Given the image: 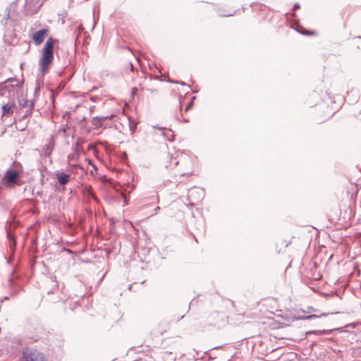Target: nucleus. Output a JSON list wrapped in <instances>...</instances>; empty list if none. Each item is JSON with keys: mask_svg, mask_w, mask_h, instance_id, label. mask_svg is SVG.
I'll use <instances>...</instances> for the list:
<instances>
[{"mask_svg": "<svg viewBox=\"0 0 361 361\" xmlns=\"http://www.w3.org/2000/svg\"><path fill=\"white\" fill-rule=\"evenodd\" d=\"M23 171V166L19 162L13 164L5 171L1 178V183L8 189H13L16 186L23 184L21 176Z\"/></svg>", "mask_w": 361, "mask_h": 361, "instance_id": "1", "label": "nucleus"}, {"mask_svg": "<svg viewBox=\"0 0 361 361\" xmlns=\"http://www.w3.org/2000/svg\"><path fill=\"white\" fill-rule=\"evenodd\" d=\"M54 59V39L49 38L44 47L42 56L39 60V71L42 75L47 73L49 64Z\"/></svg>", "mask_w": 361, "mask_h": 361, "instance_id": "2", "label": "nucleus"}, {"mask_svg": "<svg viewBox=\"0 0 361 361\" xmlns=\"http://www.w3.org/2000/svg\"><path fill=\"white\" fill-rule=\"evenodd\" d=\"M21 361H47L44 355L39 351L26 348L23 350L21 357Z\"/></svg>", "mask_w": 361, "mask_h": 361, "instance_id": "3", "label": "nucleus"}, {"mask_svg": "<svg viewBox=\"0 0 361 361\" xmlns=\"http://www.w3.org/2000/svg\"><path fill=\"white\" fill-rule=\"evenodd\" d=\"M48 30L47 29H42L37 32H36L33 36L32 39L36 44H40L44 39V37L47 35Z\"/></svg>", "mask_w": 361, "mask_h": 361, "instance_id": "4", "label": "nucleus"}, {"mask_svg": "<svg viewBox=\"0 0 361 361\" xmlns=\"http://www.w3.org/2000/svg\"><path fill=\"white\" fill-rule=\"evenodd\" d=\"M15 103L8 101V103H3L1 105L3 116H11L13 114Z\"/></svg>", "mask_w": 361, "mask_h": 361, "instance_id": "5", "label": "nucleus"}, {"mask_svg": "<svg viewBox=\"0 0 361 361\" xmlns=\"http://www.w3.org/2000/svg\"><path fill=\"white\" fill-rule=\"evenodd\" d=\"M56 176L59 184L64 185L69 181L71 175L63 171H57Z\"/></svg>", "mask_w": 361, "mask_h": 361, "instance_id": "6", "label": "nucleus"}, {"mask_svg": "<svg viewBox=\"0 0 361 361\" xmlns=\"http://www.w3.org/2000/svg\"><path fill=\"white\" fill-rule=\"evenodd\" d=\"M54 147V136L51 135L48 141V143L44 145V150L46 156H49Z\"/></svg>", "mask_w": 361, "mask_h": 361, "instance_id": "7", "label": "nucleus"}, {"mask_svg": "<svg viewBox=\"0 0 361 361\" xmlns=\"http://www.w3.org/2000/svg\"><path fill=\"white\" fill-rule=\"evenodd\" d=\"M19 104L22 107H29V109L26 111V115L32 114V111L34 108V102L32 101H28L27 99H21L19 101Z\"/></svg>", "mask_w": 361, "mask_h": 361, "instance_id": "8", "label": "nucleus"}, {"mask_svg": "<svg viewBox=\"0 0 361 361\" xmlns=\"http://www.w3.org/2000/svg\"><path fill=\"white\" fill-rule=\"evenodd\" d=\"M13 79H9L6 80L4 83L1 85V90H8V92H11V91L14 90L15 85L12 84L13 82H15Z\"/></svg>", "mask_w": 361, "mask_h": 361, "instance_id": "9", "label": "nucleus"}, {"mask_svg": "<svg viewBox=\"0 0 361 361\" xmlns=\"http://www.w3.org/2000/svg\"><path fill=\"white\" fill-rule=\"evenodd\" d=\"M159 129L161 132V135L165 138V140L169 141L173 140V133L171 130L168 129L166 130V129L164 128H159Z\"/></svg>", "mask_w": 361, "mask_h": 361, "instance_id": "10", "label": "nucleus"}, {"mask_svg": "<svg viewBox=\"0 0 361 361\" xmlns=\"http://www.w3.org/2000/svg\"><path fill=\"white\" fill-rule=\"evenodd\" d=\"M332 332V330H313V331H309L306 333V334H316L319 336L322 335H329Z\"/></svg>", "mask_w": 361, "mask_h": 361, "instance_id": "11", "label": "nucleus"}, {"mask_svg": "<svg viewBox=\"0 0 361 361\" xmlns=\"http://www.w3.org/2000/svg\"><path fill=\"white\" fill-rule=\"evenodd\" d=\"M72 150L75 154H76L77 157H79L81 152L82 148L80 147V142L78 141L76 142L73 146H72Z\"/></svg>", "mask_w": 361, "mask_h": 361, "instance_id": "12", "label": "nucleus"}, {"mask_svg": "<svg viewBox=\"0 0 361 361\" xmlns=\"http://www.w3.org/2000/svg\"><path fill=\"white\" fill-rule=\"evenodd\" d=\"M295 30L302 34V35H312L313 34L314 32H309V31H307L305 30L302 27H301L300 25H297V27L295 28Z\"/></svg>", "mask_w": 361, "mask_h": 361, "instance_id": "13", "label": "nucleus"}, {"mask_svg": "<svg viewBox=\"0 0 361 361\" xmlns=\"http://www.w3.org/2000/svg\"><path fill=\"white\" fill-rule=\"evenodd\" d=\"M78 157H77L76 156V154L73 153V154H71L69 155H68V161H72V160H75L77 159Z\"/></svg>", "mask_w": 361, "mask_h": 361, "instance_id": "14", "label": "nucleus"}, {"mask_svg": "<svg viewBox=\"0 0 361 361\" xmlns=\"http://www.w3.org/2000/svg\"><path fill=\"white\" fill-rule=\"evenodd\" d=\"M88 194L96 201H97V198L94 195L92 192V189L91 187H88L87 188Z\"/></svg>", "mask_w": 361, "mask_h": 361, "instance_id": "15", "label": "nucleus"}, {"mask_svg": "<svg viewBox=\"0 0 361 361\" xmlns=\"http://www.w3.org/2000/svg\"><path fill=\"white\" fill-rule=\"evenodd\" d=\"M318 317H319V316L316 315V314H311V315L307 316L305 319H316V318H318Z\"/></svg>", "mask_w": 361, "mask_h": 361, "instance_id": "16", "label": "nucleus"}, {"mask_svg": "<svg viewBox=\"0 0 361 361\" xmlns=\"http://www.w3.org/2000/svg\"><path fill=\"white\" fill-rule=\"evenodd\" d=\"M10 16V8L7 7L6 9V18L8 19Z\"/></svg>", "mask_w": 361, "mask_h": 361, "instance_id": "17", "label": "nucleus"}, {"mask_svg": "<svg viewBox=\"0 0 361 361\" xmlns=\"http://www.w3.org/2000/svg\"><path fill=\"white\" fill-rule=\"evenodd\" d=\"M192 106V104L191 102L188 103L185 108V111H188L191 108Z\"/></svg>", "mask_w": 361, "mask_h": 361, "instance_id": "18", "label": "nucleus"}, {"mask_svg": "<svg viewBox=\"0 0 361 361\" xmlns=\"http://www.w3.org/2000/svg\"><path fill=\"white\" fill-rule=\"evenodd\" d=\"M86 161L88 162L90 165L92 166L94 169H96V166H94L93 161L91 159H87Z\"/></svg>", "mask_w": 361, "mask_h": 361, "instance_id": "19", "label": "nucleus"}, {"mask_svg": "<svg viewBox=\"0 0 361 361\" xmlns=\"http://www.w3.org/2000/svg\"><path fill=\"white\" fill-rule=\"evenodd\" d=\"M192 173V171H190V172H188V173H182L181 176H185V175H191Z\"/></svg>", "mask_w": 361, "mask_h": 361, "instance_id": "20", "label": "nucleus"}, {"mask_svg": "<svg viewBox=\"0 0 361 361\" xmlns=\"http://www.w3.org/2000/svg\"><path fill=\"white\" fill-rule=\"evenodd\" d=\"M347 326H352V327H355V325L353 323V324H349L348 325H347Z\"/></svg>", "mask_w": 361, "mask_h": 361, "instance_id": "21", "label": "nucleus"}, {"mask_svg": "<svg viewBox=\"0 0 361 361\" xmlns=\"http://www.w3.org/2000/svg\"><path fill=\"white\" fill-rule=\"evenodd\" d=\"M299 7H300V6H299V4H295L294 5V8H299Z\"/></svg>", "mask_w": 361, "mask_h": 361, "instance_id": "22", "label": "nucleus"}, {"mask_svg": "<svg viewBox=\"0 0 361 361\" xmlns=\"http://www.w3.org/2000/svg\"><path fill=\"white\" fill-rule=\"evenodd\" d=\"M159 209H160V207H157L154 209V210H155V212H157V211H158V210H159Z\"/></svg>", "mask_w": 361, "mask_h": 361, "instance_id": "23", "label": "nucleus"}, {"mask_svg": "<svg viewBox=\"0 0 361 361\" xmlns=\"http://www.w3.org/2000/svg\"><path fill=\"white\" fill-rule=\"evenodd\" d=\"M328 314H326V313H324L322 314H321V317H326Z\"/></svg>", "mask_w": 361, "mask_h": 361, "instance_id": "24", "label": "nucleus"}, {"mask_svg": "<svg viewBox=\"0 0 361 361\" xmlns=\"http://www.w3.org/2000/svg\"><path fill=\"white\" fill-rule=\"evenodd\" d=\"M8 283H9V286L11 285V283H12L11 279H9Z\"/></svg>", "mask_w": 361, "mask_h": 361, "instance_id": "25", "label": "nucleus"}, {"mask_svg": "<svg viewBox=\"0 0 361 361\" xmlns=\"http://www.w3.org/2000/svg\"><path fill=\"white\" fill-rule=\"evenodd\" d=\"M8 297H5V298H4V300H8Z\"/></svg>", "mask_w": 361, "mask_h": 361, "instance_id": "26", "label": "nucleus"}, {"mask_svg": "<svg viewBox=\"0 0 361 361\" xmlns=\"http://www.w3.org/2000/svg\"><path fill=\"white\" fill-rule=\"evenodd\" d=\"M171 82H173V83H178V82H176V81H171Z\"/></svg>", "mask_w": 361, "mask_h": 361, "instance_id": "27", "label": "nucleus"}, {"mask_svg": "<svg viewBox=\"0 0 361 361\" xmlns=\"http://www.w3.org/2000/svg\"><path fill=\"white\" fill-rule=\"evenodd\" d=\"M136 90H137L136 88H133V92H135Z\"/></svg>", "mask_w": 361, "mask_h": 361, "instance_id": "28", "label": "nucleus"}, {"mask_svg": "<svg viewBox=\"0 0 361 361\" xmlns=\"http://www.w3.org/2000/svg\"><path fill=\"white\" fill-rule=\"evenodd\" d=\"M178 161H177L175 162V165H178Z\"/></svg>", "mask_w": 361, "mask_h": 361, "instance_id": "29", "label": "nucleus"}, {"mask_svg": "<svg viewBox=\"0 0 361 361\" xmlns=\"http://www.w3.org/2000/svg\"><path fill=\"white\" fill-rule=\"evenodd\" d=\"M232 14L226 15V16H231Z\"/></svg>", "mask_w": 361, "mask_h": 361, "instance_id": "30", "label": "nucleus"}]
</instances>
